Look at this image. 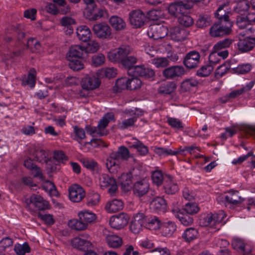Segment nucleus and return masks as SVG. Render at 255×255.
I'll return each mask as SVG.
<instances>
[{"label":"nucleus","mask_w":255,"mask_h":255,"mask_svg":"<svg viewBox=\"0 0 255 255\" xmlns=\"http://www.w3.org/2000/svg\"><path fill=\"white\" fill-rule=\"evenodd\" d=\"M130 157V152L125 146L119 147L117 151L112 152L107 159L106 166L111 173H116L120 168V165L116 162L117 160L122 159L127 160Z\"/></svg>","instance_id":"nucleus-1"},{"label":"nucleus","mask_w":255,"mask_h":255,"mask_svg":"<svg viewBox=\"0 0 255 255\" xmlns=\"http://www.w3.org/2000/svg\"><path fill=\"white\" fill-rule=\"evenodd\" d=\"M193 6L191 0H180L171 3L168 7L169 13L176 17L186 13Z\"/></svg>","instance_id":"nucleus-2"},{"label":"nucleus","mask_w":255,"mask_h":255,"mask_svg":"<svg viewBox=\"0 0 255 255\" xmlns=\"http://www.w3.org/2000/svg\"><path fill=\"white\" fill-rule=\"evenodd\" d=\"M133 193L136 196L141 198H146L143 201L144 202H150L151 200V196L155 195L154 192L149 191V185L147 182L144 180L139 181L135 183L133 186Z\"/></svg>","instance_id":"nucleus-3"},{"label":"nucleus","mask_w":255,"mask_h":255,"mask_svg":"<svg viewBox=\"0 0 255 255\" xmlns=\"http://www.w3.org/2000/svg\"><path fill=\"white\" fill-rule=\"evenodd\" d=\"M224 217L225 214L223 212L218 214H209L200 219V225L203 227H209L210 229L219 230V225Z\"/></svg>","instance_id":"nucleus-4"},{"label":"nucleus","mask_w":255,"mask_h":255,"mask_svg":"<svg viewBox=\"0 0 255 255\" xmlns=\"http://www.w3.org/2000/svg\"><path fill=\"white\" fill-rule=\"evenodd\" d=\"M34 160L41 163H45L47 168L51 172L55 171L56 167L53 165L54 159L48 157V152L40 147H36L33 153Z\"/></svg>","instance_id":"nucleus-5"},{"label":"nucleus","mask_w":255,"mask_h":255,"mask_svg":"<svg viewBox=\"0 0 255 255\" xmlns=\"http://www.w3.org/2000/svg\"><path fill=\"white\" fill-rule=\"evenodd\" d=\"M131 52L128 46H123L119 48L111 50L108 53V57L112 62L122 63L125 58Z\"/></svg>","instance_id":"nucleus-6"},{"label":"nucleus","mask_w":255,"mask_h":255,"mask_svg":"<svg viewBox=\"0 0 255 255\" xmlns=\"http://www.w3.org/2000/svg\"><path fill=\"white\" fill-rule=\"evenodd\" d=\"M99 184L102 189H107L108 193L114 195L118 190L116 180L108 175L103 174L99 178Z\"/></svg>","instance_id":"nucleus-7"},{"label":"nucleus","mask_w":255,"mask_h":255,"mask_svg":"<svg viewBox=\"0 0 255 255\" xmlns=\"http://www.w3.org/2000/svg\"><path fill=\"white\" fill-rule=\"evenodd\" d=\"M232 25V22L225 23V25L222 22H221L220 23H215L211 27L210 34L214 37L223 36L228 34L231 31V27Z\"/></svg>","instance_id":"nucleus-8"},{"label":"nucleus","mask_w":255,"mask_h":255,"mask_svg":"<svg viewBox=\"0 0 255 255\" xmlns=\"http://www.w3.org/2000/svg\"><path fill=\"white\" fill-rule=\"evenodd\" d=\"M129 219V217L128 214L121 213L111 217L109 220V224L112 228L120 230L128 225Z\"/></svg>","instance_id":"nucleus-9"},{"label":"nucleus","mask_w":255,"mask_h":255,"mask_svg":"<svg viewBox=\"0 0 255 255\" xmlns=\"http://www.w3.org/2000/svg\"><path fill=\"white\" fill-rule=\"evenodd\" d=\"M130 24L133 28H140L142 26L146 19L144 13L140 9L132 10L128 14Z\"/></svg>","instance_id":"nucleus-10"},{"label":"nucleus","mask_w":255,"mask_h":255,"mask_svg":"<svg viewBox=\"0 0 255 255\" xmlns=\"http://www.w3.org/2000/svg\"><path fill=\"white\" fill-rule=\"evenodd\" d=\"M128 74L134 77L140 76L146 79L151 78L154 76V71L149 67L144 65L136 66L132 68L128 71Z\"/></svg>","instance_id":"nucleus-11"},{"label":"nucleus","mask_w":255,"mask_h":255,"mask_svg":"<svg viewBox=\"0 0 255 255\" xmlns=\"http://www.w3.org/2000/svg\"><path fill=\"white\" fill-rule=\"evenodd\" d=\"M93 31L99 38L111 39L112 38V29L107 24L102 23L95 24L93 27Z\"/></svg>","instance_id":"nucleus-12"},{"label":"nucleus","mask_w":255,"mask_h":255,"mask_svg":"<svg viewBox=\"0 0 255 255\" xmlns=\"http://www.w3.org/2000/svg\"><path fill=\"white\" fill-rule=\"evenodd\" d=\"M107 10L105 8H98L96 5L85 9V15L90 20L95 21L107 15Z\"/></svg>","instance_id":"nucleus-13"},{"label":"nucleus","mask_w":255,"mask_h":255,"mask_svg":"<svg viewBox=\"0 0 255 255\" xmlns=\"http://www.w3.org/2000/svg\"><path fill=\"white\" fill-rule=\"evenodd\" d=\"M70 200L75 203L81 202L85 197L86 193L84 189L79 185L73 184L68 189Z\"/></svg>","instance_id":"nucleus-14"},{"label":"nucleus","mask_w":255,"mask_h":255,"mask_svg":"<svg viewBox=\"0 0 255 255\" xmlns=\"http://www.w3.org/2000/svg\"><path fill=\"white\" fill-rule=\"evenodd\" d=\"M100 78L97 74H91L86 76L82 79V87L84 89L93 90L98 88L100 84Z\"/></svg>","instance_id":"nucleus-15"},{"label":"nucleus","mask_w":255,"mask_h":255,"mask_svg":"<svg viewBox=\"0 0 255 255\" xmlns=\"http://www.w3.org/2000/svg\"><path fill=\"white\" fill-rule=\"evenodd\" d=\"M168 33L167 28L162 25L153 24L151 25L147 31L149 37L155 40L164 38Z\"/></svg>","instance_id":"nucleus-16"},{"label":"nucleus","mask_w":255,"mask_h":255,"mask_svg":"<svg viewBox=\"0 0 255 255\" xmlns=\"http://www.w3.org/2000/svg\"><path fill=\"white\" fill-rule=\"evenodd\" d=\"M145 215L143 213L138 212L134 215L133 220L131 222L130 230L134 234H138L144 226Z\"/></svg>","instance_id":"nucleus-17"},{"label":"nucleus","mask_w":255,"mask_h":255,"mask_svg":"<svg viewBox=\"0 0 255 255\" xmlns=\"http://www.w3.org/2000/svg\"><path fill=\"white\" fill-rule=\"evenodd\" d=\"M200 60V55L196 51L188 53L184 59V65L189 69L195 68L198 66Z\"/></svg>","instance_id":"nucleus-18"},{"label":"nucleus","mask_w":255,"mask_h":255,"mask_svg":"<svg viewBox=\"0 0 255 255\" xmlns=\"http://www.w3.org/2000/svg\"><path fill=\"white\" fill-rule=\"evenodd\" d=\"M185 70L182 66H173L165 68L162 72L163 76L168 79H174L184 75Z\"/></svg>","instance_id":"nucleus-19"},{"label":"nucleus","mask_w":255,"mask_h":255,"mask_svg":"<svg viewBox=\"0 0 255 255\" xmlns=\"http://www.w3.org/2000/svg\"><path fill=\"white\" fill-rule=\"evenodd\" d=\"M236 23L240 29H245V33L243 35H250L255 31L247 17L242 14L237 16Z\"/></svg>","instance_id":"nucleus-20"},{"label":"nucleus","mask_w":255,"mask_h":255,"mask_svg":"<svg viewBox=\"0 0 255 255\" xmlns=\"http://www.w3.org/2000/svg\"><path fill=\"white\" fill-rule=\"evenodd\" d=\"M114 120V115L112 113L106 114L99 122L97 126L98 134L100 136L107 135L108 132L105 130V128L108 126L110 121Z\"/></svg>","instance_id":"nucleus-21"},{"label":"nucleus","mask_w":255,"mask_h":255,"mask_svg":"<svg viewBox=\"0 0 255 255\" xmlns=\"http://www.w3.org/2000/svg\"><path fill=\"white\" fill-rule=\"evenodd\" d=\"M163 187L165 192L168 194H175L179 190L178 185L169 175H165Z\"/></svg>","instance_id":"nucleus-22"},{"label":"nucleus","mask_w":255,"mask_h":255,"mask_svg":"<svg viewBox=\"0 0 255 255\" xmlns=\"http://www.w3.org/2000/svg\"><path fill=\"white\" fill-rule=\"evenodd\" d=\"M169 33L170 38L176 41H183L187 36L185 30L181 28L179 26L171 27L169 29Z\"/></svg>","instance_id":"nucleus-23"},{"label":"nucleus","mask_w":255,"mask_h":255,"mask_svg":"<svg viewBox=\"0 0 255 255\" xmlns=\"http://www.w3.org/2000/svg\"><path fill=\"white\" fill-rule=\"evenodd\" d=\"M29 200L30 203L33 204L38 210H44L49 208L48 202L39 195L33 194Z\"/></svg>","instance_id":"nucleus-24"},{"label":"nucleus","mask_w":255,"mask_h":255,"mask_svg":"<svg viewBox=\"0 0 255 255\" xmlns=\"http://www.w3.org/2000/svg\"><path fill=\"white\" fill-rule=\"evenodd\" d=\"M255 46V38L240 39L238 43V49L242 52H247L253 49Z\"/></svg>","instance_id":"nucleus-25"},{"label":"nucleus","mask_w":255,"mask_h":255,"mask_svg":"<svg viewBox=\"0 0 255 255\" xmlns=\"http://www.w3.org/2000/svg\"><path fill=\"white\" fill-rule=\"evenodd\" d=\"M144 226L150 230H157L159 229L162 223L159 218L156 216L147 217L145 215Z\"/></svg>","instance_id":"nucleus-26"},{"label":"nucleus","mask_w":255,"mask_h":255,"mask_svg":"<svg viewBox=\"0 0 255 255\" xmlns=\"http://www.w3.org/2000/svg\"><path fill=\"white\" fill-rule=\"evenodd\" d=\"M76 34L78 39L85 42L89 41L92 35L90 28L86 25L79 26Z\"/></svg>","instance_id":"nucleus-27"},{"label":"nucleus","mask_w":255,"mask_h":255,"mask_svg":"<svg viewBox=\"0 0 255 255\" xmlns=\"http://www.w3.org/2000/svg\"><path fill=\"white\" fill-rule=\"evenodd\" d=\"M154 196H151V200L150 202V207L152 209L156 211H164L166 208V201L162 197H157L154 198Z\"/></svg>","instance_id":"nucleus-28"},{"label":"nucleus","mask_w":255,"mask_h":255,"mask_svg":"<svg viewBox=\"0 0 255 255\" xmlns=\"http://www.w3.org/2000/svg\"><path fill=\"white\" fill-rule=\"evenodd\" d=\"M73 246L79 250L86 251L92 248L90 241L81 238H75L72 241Z\"/></svg>","instance_id":"nucleus-29"},{"label":"nucleus","mask_w":255,"mask_h":255,"mask_svg":"<svg viewBox=\"0 0 255 255\" xmlns=\"http://www.w3.org/2000/svg\"><path fill=\"white\" fill-rule=\"evenodd\" d=\"M128 144L130 148L136 149L140 155H145L148 152V147L136 138H133Z\"/></svg>","instance_id":"nucleus-30"},{"label":"nucleus","mask_w":255,"mask_h":255,"mask_svg":"<svg viewBox=\"0 0 255 255\" xmlns=\"http://www.w3.org/2000/svg\"><path fill=\"white\" fill-rule=\"evenodd\" d=\"M124 203L120 200H113L108 202L105 206V209L108 213H115L123 209Z\"/></svg>","instance_id":"nucleus-31"},{"label":"nucleus","mask_w":255,"mask_h":255,"mask_svg":"<svg viewBox=\"0 0 255 255\" xmlns=\"http://www.w3.org/2000/svg\"><path fill=\"white\" fill-rule=\"evenodd\" d=\"M84 51V47L80 45H74L70 48L67 54V59L71 58H81Z\"/></svg>","instance_id":"nucleus-32"},{"label":"nucleus","mask_w":255,"mask_h":255,"mask_svg":"<svg viewBox=\"0 0 255 255\" xmlns=\"http://www.w3.org/2000/svg\"><path fill=\"white\" fill-rule=\"evenodd\" d=\"M226 201L233 205L238 206L241 204L243 200L239 196L238 191H230L225 197Z\"/></svg>","instance_id":"nucleus-33"},{"label":"nucleus","mask_w":255,"mask_h":255,"mask_svg":"<svg viewBox=\"0 0 255 255\" xmlns=\"http://www.w3.org/2000/svg\"><path fill=\"white\" fill-rule=\"evenodd\" d=\"M172 211L176 213V217L179 219L180 222L184 226H188L191 225L193 222V218L188 214H184L182 212H178V209H173Z\"/></svg>","instance_id":"nucleus-34"},{"label":"nucleus","mask_w":255,"mask_h":255,"mask_svg":"<svg viewBox=\"0 0 255 255\" xmlns=\"http://www.w3.org/2000/svg\"><path fill=\"white\" fill-rule=\"evenodd\" d=\"M117 74V69L113 67L102 68L97 72L98 76L100 78L111 79L115 77Z\"/></svg>","instance_id":"nucleus-35"},{"label":"nucleus","mask_w":255,"mask_h":255,"mask_svg":"<svg viewBox=\"0 0 255 255\" xmlns=\"http://www.w3.org/2000/svg\"><path fill=\"white\" fill-rule=\"evenodd\" d=\"M106 240L108 245L113 248H119L123 244L122 238L115 235L109 234L106 235Z\"/></svg>","instance_id":"nucleus-36"},{"label":"nucleus","mask_w":255,"mask_h":255,"mask_svg":"<svg viewBox=\"0 0 255 255\" xmlns=\"http://www.w3.org/2000/svg\"><path fill=\"white\" fill-rule=\"evenodd\" d=\"M110 23L114 29L121 30L126 28V24L124 20L118 16H113L110 19Z\"/></svg>","instance_id":"nucleus-37"},{"label":"nucleus","mask_w":255,"mask_h":255,"mask_svg":"<svg viewBox=\"0 0 255 255\" xmlns=\"http://www.w3.org/2000/svg\"><path fill=\"white\" fill-rule=\"evenodd\" d=\"M121 186L125 190H128L132 183V176L131 173H123L119 178Z\"/></svg>","instance_id":"nucleus-38"},{"label":"nucleus","mask_w":255,"mask_h":255,"mask_svg":"<svg viewBox=\"0 0 255 255\" xmlns=\"http://www.w3.org/2000/svg\"><path fill=\"white\" fill-rule=\"evenodd\" d=\"M79 219L82 220L87 227L88 224L93 222L96 219V215L92 212L84 211L78 214Z\"/></svg>","instance_id":"nucleus-39"},{"label":"nucleus","mask_w":255,"mask_h":255,"mask_svg":"<svg viewBox=\"0 0 255 255\" xmlns=\"http://www.w3.org/2000/svg\"><path fill=\"white\" fill-rule=\"evenodd\" d=\"M176 230L174 223L168 222L164 223L161 227V233L164 236L170 237L173 235Z\"/></svg>","instance_id":"nucleus-40"},{"label":"nucleus","mask_w":255,"mask_h":255,"mask_svg":"<svg viewBox=\"0 0 255 255\" xmlns=\"http://www.w3.org/2000/svg\"><path fill=\"white\" fill-rule=\"evenodd\" d=\"M199 233L195 228H187L185 231L182 235V238L187 242H190L198 238Z\"/></svg>","instance_id":"nucleus-41"},{"label":"nucleus","mask_w":255,"mask_h":255,"mask_svg":"<svg viewBox=\"0 0 255 255\" xmlns=\"http://www.w3.org/2000/svg\"><path fill=\"white\" fill-rule=\"evenodd\" d=\"M255 82L254 81H251L248 84H247L245 87L238 89L236 91H234L230 93L229 95L230 99L235 98L237 96L241 95L246 92H247L251 90L253 86L254 85Z\"/></svg>","instance_id":"nucleus-42"},{"label":"nucleus","mask_w":255,"mask_h":255,"mask_svg":"<svg viewBox=\"0 0 255 255\" xmlns=\"http://www.w3.org/2000/svg\"><path fill=\"white\" fill-rule=\"evenodd\" d=\"M24 166L27 169L33 171L34 172V177H40L41 172L40 169L35 165L30 158H27L24 161Z\"/></svg>","instance_id":"nucleus-43"},{"label":"nucleus","mask_w":255,"mask_h":255,"mask_svg":"<svg viewBox=\"0 0 255 255\" xmlns=\"http://www.w3.org/2000/svg\"><path fill=\"white\" fill-rule=\"evenodd\" d=\"M198 82L192 78L188 79L183 81L181 85V88L182 91L187 92L191 90L193 88L197 86Z\"/></svg>","instance_id":"nucleus-44"},{"label":"nucleus","mask_w":255,"mask_h":255,"mask_svg":"<svg viewBox=\"0 0 255 255\" xmlns=\"http://www.w3.org/2000/svg\"><path fill=\"white\" fill-rule=\"evenodd\" d=\"M178 20L181 25L185 27H190L194 23L193 18L188 14L187 12L179 16Z\"/></svg>","instance_id":"nucleus-45"},{"label":"nucleus","mask_w":255,"mask_h":255,"mask_svg":"<svg viewBox=\"0 0 255 255\" xmlns=\"http://www.w3.org/2000/svg\"><path fill=\"white\" fill-rule=\"evenodd\" d=\"M31 249L27 243L21 245L17 244L14 246V251L17 255H24L30 252Z\"/></svg>","instance_id":"nucleus-46"},{"label":"nucleus","mask_w":255,"mask_h":255,"mask_svg":"<svg viewBox=\"0 0 255 255\" xmlns=\"http://www.w3.org/2000/svg\"><path fill=\"white\" fill-rule=\"evenodd\" d=\"M128 79L124 77L117 80L114 90L117 92H120L123 90L128 89Z\"/></svg>","instance_id":"nucleus-47"},{"label":"nucleus","mask_w":255,"mask_h":255,"mask_svg":"<svg viewBox=\"0 0 255 255\" xmlns=\"http://www.w3.org/2000/svg\"><path fill=\"white\" fill-rule=\"evenodd\" d=\"M70 68L74 71H79L84 68V64L81 58L68 59Z\"/></svg>","instance_id":"nucleus-48"},{"label":"nucleus","mask_w":255,"mask_h":255,"mask_svg":"<svg viewBox=\"0 0 255 255\" xmlns=\"http://www.w3.org/2000/svg\"><path fill=\"white\" fill-rule=\"evenodd\" d=\"M232 40L229 38H226L222 40H220L214 45L213 49L215 51L218 52L223 49L229 47L232 43Z\"/></svg>","instance_id":"nucleus-49"},{"label":"nucleus","mask_w":255,"mask_h":255,"mask_svg":"<svg viewBox=\"0 0 255 255\" xmlns=\"http://www.w3.org/2000/svg\"><path fill=\"white\" fill-rule=\"evenodd\" d=\"M68 225L71 228L77 231L84 230L87 228L85 223L80 219L79 220L77 219L71 220L69 222Z\"/></svg>","instance_id":"nucleus-50"},{"label":"nucleus","mask_w":255,"mask_h":255,"mask_svg":"<svg viewBox=\"0 0 255 255\" xmlns=\"http://www.w3.org/2000/svg\"><path fill=\"white\" fill-rule=\"evenodd\" d=\"M176 88L175 84L169 82L162 84L159 88L158 92L160 94H170L172 93Z\"/></svg>","instance_id":"nucleus-51"},{"label":"nucleus","mask_w":255,"mask_h":255,"mask_svg":"<svg viewBox=\"0 0 255 255\" xmlns=\"http://www.w3.org/2000/svg\"><path fill=\"white\" fill-rule=\"evenodd\" d=\"M142 85L141 81L135 77L131 79H128V89L130 90H135L139 89Z\"/></svg>","instance_id":"nucleus-52"},{"label":"nucleus","mask_w":255,"mask_h":255,"mask_svg":"<svg viewBox=\"0 0 255 255\" xmlns=\"http://www.w3.org/2000/svg\"><path fill=\"white\" fill-rule=\"evenodd\" d=\"M137 62V58L134 56H127L123 61L122 64L123 66L128 69V73L132 68H134L135 66H133V65Z\"/></svg>","instance_id":"nucleus-53"},{"label":"nucleus","mask_w":255,"mask_h":255,"mask_svg":"<svg viewBox=\"0 0 255 255\" xmlns=\"http://www.w3.org/2000/svg\"><path fill=\"white\" fill-rule=\"evenodd\" d=\"M165 176H164L160 171H154L152 174V180L154 184L159 186L162 183L164 184Z\"/></svg>","instance_id":"nucleus-54"},{"label":"nucleus","mask_w":255,"mask_h":255,"mask_svg":"<svg viewBox=\"0 0 255 255\" xmlns=\"http://www.w3.org/2000/svg\"><path fill=\"white\" fill-rule=\"evenodd\" d=\"M224 6H220L218 8L217 12L216 13V17L220 19L221 22L228 23L231 22L229 20L228 15L226 14V10H223Z\"/></svg>","instance_id":"nucleus-55"},{"label":"nucleus","mask_w":255,"mask_h":255,"mask_svg":"<svg viewBox=\"0 0 255 255\" xmlns=\"http://www.w3.org/2000/svg\"><path fill=\"white\" fill-rule=\"evenodd\" d=\"M152 63L157 68H165L169 65V61L166 57H158L152 60Z\"/></svg>","instance_id":"nucleus-56"},{"label":"nucleus","mask_w":255,"mask_h":255,"mask_svg":"<svg viewBox=\"0 0 255 255\" xmlns=\"http://www.w3.org/2000/svg\"><path fill=\"white\" fill-rule=\"evenodd\" d=\"M99 44L96 40H92L89 42L87 46L84 47L85 53H93L96 52L99 49Z\"/></svg>","instance_id":"nucleus-57"},{"label":"nucleus","mask_w":255,"mask_h":255,"mask_svg":"<svg viewBox=\"0 0 255 255\" xmlns=\"http://www.w3.org/2000/svg\"><path fill=\"white\" fill-rule=\"evenodd\" d=\"M249 8L250 4L247 0H240L237 3L236 10L239 13H245L248 11Z\"/></svg>","instance_id":"nucleus-58"},{"label":"nucleus","mask_w":255,"mask_h":255,"mask_svg":"<svg viewBox=\"0 0 255 255\" xmlns=\"http://www.w3.org/2000/svg\"><path fill=\"white\" fill-rule=\"evenodd\" d=\"M27 46L32 52H37L40 48V44L35 38L29 39L27 42Z\"/></svg>","instance_id":"nucleus-59"},{"label":"nucleus","mask_w":255,"mask_h":255,"mask_svg":"<svg viewBox=\"0 0 255 255\" xmlns=\"http://www.w3.org/2000/svg\"><path fill=\"white\" fill-rule=\"evenodd\" d=\"M100 200V195L97 193L91 194L87 199V205L89 207L96 206Z\"/></svg>","instance_id":"nucleus-60"},{"label":"nucleus","mask_w":255,"mask_h":255,"mask_svg":"<svg viewBox=\"0 0 255 255\" xmlns=\"http://www.w3.org/2000/svg\"><path fill=\"white\" fill-rule=\"evenodd\" d=\"M36 74V71L34 68L30 69L26 82V84L31 88H33L35 86Z\"/></svg>","instance_id":"nucleus-61"},{"label":"nucleus","mask_w":255,"mask_h":255,"mask_svg":"<svg viewBox=\"0 0 255 255\" xmlns=\"http://www.w3.org/2000/svg\"><path fill=\"white\" fill-rule=\"evenodd\" d=\"M74 132L75 134L74 139L80 143V141L86 137L85 132L84 129L77 126L74 127Z\"/></svg>","instance_id":"nucleus-62"},{"label":"nucleus","mask_w":255,"mask_h":255,"mask_svg":"<svg viewBox=\"0 0 255 255\" xmlns=\"http://www.w3.org/2000/svg\"><path fill=\"white\" fill-rule=\"evenodd\" d=\"M213 67L209 64L202 66L197 71V75L201 77H206L209 75L213 71Z\"/></svg>","instance_id":"nucleus-63"},{"label":"nucleus","mask_w":255,"mask_h":255,"mask_svg":"<svg viewBox=\"0 0 255 255\" xmlns=\"http://www.w3.org/2000/svg\"><path fill=\"white\" fill-rule=\"evenodd\" d=\"M185 211L187 214H193L197 213L199 210V208L196 203H187L184 208Z\"/></svg>","instance_id":"nucleus-64"}]
</instances>
